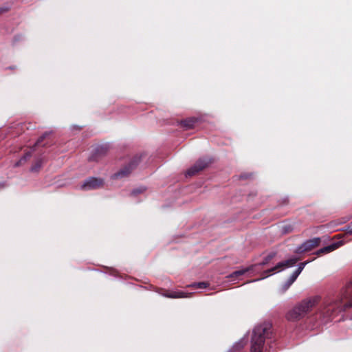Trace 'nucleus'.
Wrapping results in <instances>:
<instances>
[{
  "mask_svg": "<svg viewBox=\"0 0 352 352\" xmlns=\"http://www.w3.org/2000/svg\"><path fill=\"white\" fill-rule=\"evenodd\" d=\"M352 307V283H349L338 294L325 296L319 309L324 322L331 320L340 313Z\"/></svg>",
  "mask_w": 352,
  "mask_h": 352,
  "instance_id": "f257e3e1",
  "label": "nucleus"
},
{
  "mask_svg": "<svg viewBox=\"0 0 352 352\" xmlns=\"http://www.w3.org/2000/svg\"><path fill=\"white\" fill-rule=\"evenodd\" d=\"M273 335L272 325L270 322H264L255 327L251 339V352H263L265 342L272 338Z\"/></svg>",
  "mask_w": 352,
  "mask_h": 352,
  "instance_id": "f03ea898",
  "label": "nucleus"
},
{
  "mask_svg": "<svg viewBox=\"0 0 352 352\" xmlns=\"http://www.w3.org/2000/svg\"><path fill=\"white\" fill-rule=\"evenodd\" d=\"M320 300V296H311L302 300L287 313V320L296 321L303 318Z\"/></svg>",
  "mask_w": 352,
  "mask_h": 352,
  "instance_id": "7ed1b4c3",
  "label": "nucleus"
},
{
  "mask_svg": "<svg viewBox=\"0 0 352 352\" xmlns=\"http://www.w3.org/2000/svg\"><path fill=\"white\" fill-rule=\"evenodd\" d=\"M141 156L135 155L131 161L122 167L119 171L113 175V179H120L128 177L131 173L137 167L140 162Z\"/></svg>",
  "mask_w": 352,
  "mask_h": 352,
  "instance_id": "20e7f679",
  "label": "nucleus"
},
{
  "mask_svg": "<svg viewBox=\"0 0 352 352\" xmlns=\"http://www.w3.org/2000/svg\"><path fill=\"white\" fill-rule=\"evenodd\" d=\"M212 163V160L208 158H200L196 163L190 167L186 173V176L192 177L196 175L199 172L205 169Z\"/></svg>",
  "mask_w": 352,
  "mask_h": 352,
  "instance_id": "39448f33",
  "label": "nucleus"
},
{
  "mask_svg": "<svg viewBox=\"0 0 352 352\" xmlns=\"http://www.w3.org/2000/svg\"><path fill=\"white\" fill-rule=\"evenodd\" d=\"M300 260V258H291L289 259H287L285 261L278 263L275 267L264 272V274H265L264 277H267L269 276L270 273H274L276 271H280L283 270V268L290 267L294 265L298 261Z\"/></svg>",
  "mask_w": 352,
  "mask_h": 352,
  "instance_id": "423d86ee",
  "label": "nucleus"
},
{
  "mask_svg": "<svg viewBox=\"0 0 352 352\" xmlns=\"http://www.w3.org/2000/svg\"><path fill=\"white\" fill-rule=\"evenodd\" d=\"M320 241L321 240L319 237H315L311 239H309L298 248L297 252L301 254L311 251L315 248L319 246Z\"/></svg>",
  "mask_w": 352,
  "mask_h": 352,
  "instance_id": "0eeeda50",
  "label": "nucleus"
},
{
  "mask_svg": "<svg viewBox=\"0 0 352 352\" xmlns=\"http://www.w3.org/2000/svg\"><path fill=\"white\" fill-rule=\"evenodd\" d=\"M104 182L101 179L96 177H89L81 186V188L85 190L96 189L103 186Z\"/></svg>",
  "mask_w": 352,
  "mask_h": 352,
  "instance_id": "6e6552de",
  "label": "nucleus"
},
{
  "mask_svg": "<svg viewBox=\"0 0 352 352\" xmlns=\"http://www.w3.org/2000/svg\"><path fill=\"white\" fill-rule=\"evenodd\" d=\"M162 296L166 298H188L192 296L191 293H186L182 291H164V293L162 294Z\"/></svg>",
  "mask_w": 352,
  "mask_h": 352,
  "instance_id": "1a4fd4ad",
  "label": "nucleus"
},
{
  "mask_svg": "<svg viewBox=\"0 0 352 352\" xmlns=\"http://www.w3.org/2000/svg\"><path fill=\"white\" fill-rule=\"evenodd\" d=\"M197 122V118L192 117L181 120L179 125L182 128L188 130L194 128Z\"/></svg>",
  "mask_w": 352,
  "mask_h": 352,
  "instance_id": "9d476101",
  "label": "nucleus"
},
{
  "mask_svg": "<svg viewBox=\"0 0 352 352\" xmlns=\"http://www.w3.org/2000/svg\"><path fill=\"white\" fill-rule=\"evenodd\" d=\"M309 262H310V261H307L305 262H302L298 265V268L293 272V274L291 275V276L288 279L287 282H288L289 285H291L296 280L297 277L301 273V272L304 269L305 266Z\"/></svg>",
  "mask_w": 352,
  "mask_h": 352,
  "instance_id": "9b49d317",
  "label": "nucleus"
},
{
  "mask_svg": "<svg viewBox=\"0 0 352 352\" xmlns=\"http://www.w3.org/2000/svg\"><path fill=\"white\" fill-rule=\"evenodd\" d=\"M340 246V243H334L329 245L325 246L315 252L317 256H320L324 254L329 253L336 250Z\"/></svg>",
  "mask_w": 352,
  "mask_h": 352,
  "instance_id": "f8f14e48",
  "label": "nucleus"
},
{
  "mask_svg": "<svg viewBox=\"0 0 352 352\" xmlns=\"http://www.w3.org/2000/svg\"><path fill=\"white\" fill-rule=\"evenodd\" d=\"M107 150H108V147L107 145H102V146H98L95 149L94 153L91 156L90 160H98L100 157H101L107 153Z\"/></svg>",
  "mask_w": 352,
  "mask_h": 352,
  "instance_id": "ddd939ff",
  "label": "nucleus"
},
{
  "mask_svg": "<svg viewBox=\"0 0 352 352\" xmlns=\"http://www.w3.org/2000/svg\"><path fill=\"white\" fill-rule=\"evenodd\" d=\"M43 161L42 159H38L31 166L30 171L32 173H38L42 168Z\"/></svg>",
  "mask_w": 352,
  "mask_h": 352,
  "instance_id": "4468645a",
  "label": "nucleus"
},
{
  "mask_svg": "<svg viewBox=\"0 0 352 352\" xmlns=\"http://www.w3.org/2000/svg\"><path fill=\"white\" fill-rule=\"evenodd\" d=\"M209 286V283L207 282H199V283H194L188 287H192L193 289H204L206 288Z\"/></svg>",
  "mask_w": 352,
  "mask_h": 352,
  "instance_id": "2eb2a0df",
  "label": "nucleus"
},
{
  "mask_svg": "<svg viewBox=\"0 0 352 352\" xmlns=\"http://www.w3.org/2000/svg\"><path fill=\"white\" fill-rule=\"evenodd\" d=\"M30 156H31L30 153H26L23 157H21L19 161H17L15 163L14 166L18 167V166H21L28 160V159H29L30 157Z\"/></svg>",
  "mask_w": 352,
  "mask_h": 352,
  "instance_id": "dca6fc26",
  "label": "nucleus"
},
{
  "mask_svg": "<svg viewBox=\"0 0 352 352\" xmlns=\"http://www.w3.org/2000/svg\"><path fill=\"white\" fill-rule=\"evenodd\" d=\"M48 135H49V134L47 133H45L42 136H41L36 141V142L35 144V146H45L46 145V144H43V142L46 138V137Z\"/></svg>",
  "mask_w": 352,
  "mask_h": 352,
  "instance_id": "f3484780",
  "label": "nucleus"
},
{
  "mask_svg": "<svg viewBox=\"0 0 352 352\" xmlns=\"http://www.w3.org/2000/svg\"><path fill=\"white\" fill-rule=\"evenodd\" d=\"M276 255L275 252H271L267 256H266L263 261L260 263L261 265H264L267 264Z\"/></svg>",
  "mask_w": 352,
  "mask_h": 352,
  "instance_id": "a211bd4d",
  "label": "nucleus"
},
{
  "mask_svg": "<svg viewBox=\"0 0 352 352\" xmlns=\"http://www.w3.org/2000/svg\"><path fill=\"white\" fill-rule=\"evenodd\" d=\"M249 270L248 268H246V269H244V270H237V271H235L232 274H231V277H238L239 276H241V275H243L245 272H247Z\"/></svg>",
  "mask_w": 352,
  "mask_h": 352,
  "instance_id": "6ab92c4d",
  "label": "nucleus"
},
{
  "mask_svg": "<svg viewBox=\"0 0 352 352\" xmlns=\"http://www.w3.org/2000/svg\"><path fill=\"white\" fill-rule=\"evenodd\" d=\"M249 176H250V175H248L243 174V175H241L240 178H241V179H248Z\"/></svg>",
  "mask_w": 352,
  "mask_h": 352,
  "instance_id": "aec40b11",
  "label": "nucleus"
},
{
  "mask_svg": "<svg viewBox=\"0 0 352 352\" xmlns=\"http://www.w3.org/2000/svg\"><path fill=\"white\" fill-rule=\"evenodd\" d=\"M347 232L349 234H352V226H349L347 229Z\"/></svg>",
  "mask_w": 352,
  "mask_h": 352,
  "instance_id": "412c9836",
  "label": "nucleus"
},
{
  "mask_svg": "<svg viewBox=\"0 0 352 352\" xmlns=\"http://www.w3.org/2000/svg\"><path fill=\"white\" fill-rule=\"evenodd\" d=\"M140 192H141L140 190H135L133 191V193L135 194V193H139Z\"/></svg>",
  "mask_w": 352,
  "mask_h": 352,
  "instance_id": "4be33fe9",
  "label": "nucleus"
},
{
  "mask_svg": "<svg viewBox=\"0 0 352 352\" xmlns=\"http://www.w3.org/2000/svg\"><path fill=\"white\" fill-rule=\"evenodd\" d=\"M4 186L5 185L3 183L0 184V188H3Z\"/></svg>",
  "mask_w": 352,
  "mask_h": 352,
  "instance_id": "5701e85b",
  "label": "nucleus"
}]
</instances>
